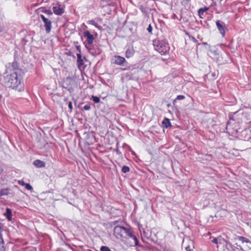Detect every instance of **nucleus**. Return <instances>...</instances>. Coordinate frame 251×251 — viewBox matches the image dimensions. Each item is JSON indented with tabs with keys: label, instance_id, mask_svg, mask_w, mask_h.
Here are the masks:
<instances>
[{
	"label": "nucleus",
	"instance_id": "obj_26",
	"mask_svg": "<svg viewBox=\"0 0 251 251\" xmlns=\"http://www.w3.org/2000/svg\"><path fill=\"white\" fill-rule=\"evenodd\" d=\"M18 183L21 186H25V185L26 183L23 181V180H19Z\"/></svg>",
	"mask_w": 251,
	"mask_h": 251
},
{
	"label": "nucleus",
	"instance_id": "obj_24",
	"mask_svg": "<svg viewBox=\"0 0 251 251\" xmlns=\"http://www.w3.org/2000/svg\"><path fill=\"white\" fill-rule=\"evenodd\" d=\"M147 30L150 34H152V27L151 24L149 25V26L147 28Z\"/></svg>",
	"mask_w": 251,
	"mask_h": 251
},
{
	"label": "nucleus",
	"instance_id": "obj_5",
	"mask_svg": "<svg viewBox=\"0 0 251 251\" xmlns=\"http://www.w3.org/2000/svg\"><path fill=\"white\" fill-rule=\"evenodd\" d=\"M111 63L121 66H125L127 63L125 58L120 55H115L111 59Z\"/></svg>",
	"mask_w": 251,
	"mask_h": 251
},
{
	"label": "nucleus",
	"instance_id": "obj_19",
	"mask_svg": "<svg viewBox=\"0 0 251 251\" xmlns=\"http://www.w3.org/2000/svg\"><path fill=\"white\" fill-rule=\"evenodd\" d=\"M129 168L126 166H124L122 169V171L124 173H127L129 171Z\"/></svg>",
	"mask_w": 251,
	"mask_h": 251
},
{
	"label": "nucleus",
	"instance_id": "obj_33",
	"mask_svg": "<svg viewBox=\"0 0 251 251\" xmlns=\"http://www.w3.org/2000/svg\"><path fill=\"white\" fill-rule=\"evenodd\" d=\"M90 53H91V54H92V55H94V54L92 52H91V51H90Z\"/></svg>",
	"mask_w": 251,
	"mask_h": 251
},
{
	"label": "nucleus",
	"instance_id": "obj_31",
	"mask_svg": "<svg viewBox=\"0 0 251 251\" xmlns=\"http://www.w3.org/2000/svg\"><path fill=\"white\" fill-rule=\"evenodd\" d=\"M3 169L1 167H0V175L3 172Z\"/></svg>",
	"mask_w": 251,
	"mask_h": 251
},
{
	"label": "nucleus",
	"instance_id": "obj_29",
	"mask_svg": "<svg viewBox=\"0 0 251 251\" xmlns=\"http://www.w3.org/2000/svg\"><path fill=\"white\" fill-rule=\"evenodd\" d=\"M212 243H213L214 244H217L218 243V239H217V238H215L213 239L212 240Z\"/></svg>",
	"mask_w": 251,
	"mask_h": 251
},
{
	"label": "nucleus",
	"instance_id": "obj_2",
	"mask_svg": "<svg viewBox=\"0 0 251 251\" xmlns=\"http://www.w3.org/2000/svg\"><path fill=\"white\" fill-rule=\"evenodd\" d=\"M3 83L6 87L14 89L21 85V79L17 72L7 75L3 78Z\"/></svg>",
	"mask_w": 251,
	"mask_h": 251
},
{
	"label": "nucleus",
	"instance_id": "obj_15",
	"mask_svg": "<svg viewBox=\"0 0 251 251\" xmlns=\"http://www.w3.org/2000/svg\"><path fill=\"white\" fill-rule=\"evenodd\" d=\"M8 221H11L12 220V212L11 209L8 208H7L6 209V212L4 214Z\"/></svg>",
	"mask_w": 251,
	"mask_h": 251
},
{
	"label": "nucleus",
	"instance_id": "obj_30",
	"mask_svg": "<svg viewBox=\"0 0 251 251\" xmlns=\"http://www.w3.org/2000/svg\"><path fill=\"white\" fill-rule=\"evenodd\" d=\"M185 249H186V251H191V249H190V248L189 246L186 247Z\"/></svg>",
	"mask_w": 251,
	"mask_h": 251
},
{
	"label": "nucleus",
	"instance_id": "obj_8",
	"mask_svg": "<svg viewBox=\"0 0 251 251\" xmlns=\"http://www.w3.org/2000/svg\"><path fill=\"white\" fill-rule=\"evenodd\" d=\"M52 10L54 14L58 15L62 14L64 12L63 7L59 4H55L53 6Z\"/></svg>",
	"mask_w": 251,
	"mask_h": 251
},
{
	"label": "nucleus",
	"instance_id": "obj_11",
	"mask_svg": "<svg viewBox=\"0 0 251 251\" xmlns=\"http://www.w3.org/2000/svg\"><path fill=\"white\" fill-rule=\"evenodd\" d=\"M77 56V63L78 68H80L84 64V61L82 58L81 55L80 53L76 54Z\"/></svg>",
	"mask_w": 251,
	"mask_h": 251
},
{
	"label": "nucleus",
	"instance_id": "obj_4",
	"mask_svg": "<svg viewBox=\"0 0 251 251\" xmlns=\"http://www.w3.org/2000/svg\"><path fill=\"white\" fill-rule=\"evenodd\" d=\"M40 17L43 22L46 32L47 33H50L52 28V21L53 19L46 18L43 14H40Z\"/></svg>",
	"mask_w": 251,
	"mask_h": 251
},
{
	"label": "nucleus",
	"instance_id": "obj_32",
	"mask_svg": "<svg viewBox=\"0 0 251 251\" xmlns=\"http://www.w3.org/2000/svg\"><path fill=\"white\" fill-rule=\"evenodd\" d=\"M77 50L79 51V52H80V49L79 47L77 46Z\"/></svg>",
	"mask_w": 251,
	"mask_h": 251
},
{
	"label": "nucleus",
	"instance_id": "obj_13",
	"mask_svg": "<svg viewBox=\"0 0 251 251\" xmlns=\"http://www.w3.org/2000/svg\"><path fill=\"white\" fill-rule=\"evenodd\" d=\"M235 240H238L242 242V243H249L251 245V242L247 238L243 236H237L235 238Z\"/></svg>",
	"mask_w": 251,
	"mask_h": 251
},
{
	"label": "nucleus",
	"instance_id": "obj_28",
	"mask_svg": "<svg viewBox=\"0 0 251 251\" xmlns=\"http://www.w3.org/2000/svg\"><path fill=\"white\" fill-rule=\"evenodd\" d=\"M140 9L142 12L145 13L146 12L145 8L143 5L140 6Z\"/></svg>",
	"mask_w": 251,
	"mask_h": 251
},
{
	"label": "nucleus",
	"instance_id": "obj_9",
	"mask_svg": "<svg viewBox=\"0 0 251 251\" xmlns=\"http://www.w3.org/2000/svg\"><path fill=\"white\" fill-rule=\"evenodd\" d=\"M41 12L45 14L44 15L45 17H46V18L52 19L53 14L50 10L42 8L41 9Z\"/></svg>",
	"mask_w": 251,
	"mask_h": 251
},
{
	"label": "nucleus",
	"instance_id": "obj_16",
	"mask_svg": "<svg viewBox=\"0 0 251 251\" xmlns=\"http://www.w3.org/2000/svg\"><path fill=\"white\" fill-rule=\"evenodd\" d=\"M87 24L93 25L99 29H100L101 28V27L100 25H99L97 23H96L95 21L93 20L88 21L87 22Z\"/></svg>",
	"mask_w": 251,
	"mask_h": 251
},
{
	"label": "nucleus",
	"instance_id": "obj_1",
	"mask_svg": "<svg viewBox=\"0 0 251 251\" xmlns=\"http://www.w3.org/2000/svg\"><path fill=\"white\" fill-rule=\"evenodd\" d=\"M113 235L117 239L121 240L128 237L133 238L136 241L137 240L131 229L122 226H117L114 228Z\"/></svg>",
	"mask_w": 251,
	"mask_h": 251
},
{
	"label": "nucleus",
	"instance_id": "obj_21",
	"mask_svg": "<svg viewBox=\"0 0 251 251\" xmlns=\"http://www.w3.org/2000/svg\"><path fill=\"white\" fill-rule=\"evenodd\" d=\"M101 251H111L110 248L107 246H102L100 248Z\"/></svg>",
	"mask_w": 251,
	"mask_h": 251
},
{
	"label": "nucleus",
	"instance_id": "obj_6",
	"mask_svg": "<svg viewBox=\"0 0 251 251\" xmlns=\"http://www.w3.org/2000/svg\"><path fill=\"white\" fill-rule=\"evenodd\" d=\"M216 25L217 26V28L220 31V33L222 34V36L224 37L225 35V28H226V25L225 24L221 21H217L216 22Z\"/></svg>",
	"mask_w": 251,
	"mask_h": 251
},
{
	"label": "nucleus",
	"instance_id": "obj_10",
	"mask_svg": "<svg viewBox=\"0 0 251 251\" xmlns=\"http://www.w3.org/2000/svg\"><path fill=\"white\" fill-rule=\"evenodd\" d=\"M134 54V50L133 47H128L126 51V58L132 57Z\"/></svg>",
	"mask_w": 251,
	"mask_h": 251
},
{
	"label": "nucleus",
	"instance_id": "obj_25",
	"mask_svg": "<svg viewBox=\"0 0 251 251\" xmlns=\"http://www.w3.org/2000/svg\"><path fill=\"white\" fill-rule=\"evenodd\" d=\"M90 109L91 107L90 105L88 104L85 105L83 108V109L85 110H89Z\"/></svg>",
	"mask_w": 251,
	"mask_h": 251
},
{
	"label": "nucleus",
	"instance_id": "obj_34",
	"mask_svg": "<svg viewBox=\"0 0 251 251\" xmlns=\"http://www.w3.org/2000/svg\"><path fill=\"white\" fill-rule=\"evenodd\" d=\"M240 250H243L242 247L240 248Z\"/></svg>",
	"mask_w": 251,
	"mask_h": 251
},
{
	"label": "nucleus",
	"instance_id": "obj_20",
	"mask_svg": "<svg viewBox=\"0 0 251 251\" xmlns=\"http://www.w3.org/2000/svg\"><path fill=\"white\" fill-rule=\"evenodd\" d=\"M92 100L95 103H99L100 101V99L97 96H92Z\"/></svg>",
	"mask_w": 251,
	"mask_h": 251
},
{
	"label": "nucleus",
	"instance_id": "obj_18",
	"mask_svg": "<svg viewBox=\"0 0 251 251\" xmlns=\"http://www.w3.org/2000/svg\"><path fill=\"white\" fill-rule=\"evenodd\" d=\"M0 196L7 195L8 194V190L6 189H3L1 190L0 191Z\"/></svg>",
	"mask_w": 251,
	"mask_h": 251
},
{
	"label": "nucleus",
	"instance_id": "obj_22",
	"mask_svg": "<svg viewBox=\"0 0 251 251\" xmlns=\"http://www.w3.org/2000/svg\"><path fill=\"white\" fill-rule=\"evenodd\" d=\"M185 99V96L183 95H178L176 99H175V101H176L177 100H182Z\"/></svg>",
	"mask_w": 251,
	"mask_h": 251
},
{
	"label": "nucleus",
	"instance_id": "obj_27",
	"mask_svg": "<svg viewBox=\"0 0 251 251\" xmlns=\"http://www.w3.org/2000/svg\"><path fill=\"white\" fill-rule=\"evenodd\" d=\"M68 107L69 109L71 110V111L73 109V105L72 102L70 101L68 103Z\"/></svg>",
	"mask_w": 251,
	"mask_h": 251
},
{
	"label": "nucleus",
	"instance_id": "obj_23",
	"mask_svg": "<svg viewBox=\"0 0 251 251\" xmlns=\"http://www.w3.org/2000/svg\"><path fill=\"white\" fill-rule=\"evenodd\" d=\"M25 188L28 190H31L33 189L31 185L29 183H26L25 185Z\"/></svg>",
	"mask_w": 251,
	"mask_h": 251
},
{
	"label": "nucleus",
	"instance_id": "obj_3",
	"mask_svg": "<svg viewBox=\"0 0 251 251\" xmlns=\"http://www.w3.org/2000/svg\"><path fill=\"white\" fill-rule=\"evenodd\" d=\"M153 45L155 49L162 55L169 52L170 47L166 40H155L153 41Z\"/></svg>",
	"mask_w": 251,
	"mask_h": 251
},
{
	"label": "nucleus",
	"instance_id": "obj_17",
	"mask_svg": "<svg viewBox=\"0 0 251 251\" xmlns=\"http://www.w3.org/2000/svg\"><path fill=\"white\" fill-rule=\"evenodd\" d=\"M208 10V8L205 7L204 8H200L198 10V14L200 18H202V15H203L204 12Z\"/></svg>",
	"mask_w": 251,
	"mask_h": 251
},
{
	"label": "nucleus",
	"instance_id": "obj_12",
	"mask_svg": "<svg viewBox=\"0 0 251 251\" xmlns=\"http://www.w3.org/2000/svg\"><path fill=\"white\" fill-rule=\"evenodd\" d=\"M33 165L38 168H43L45 167V163L40 160H36L33 162Z\"/></svg>",
	"mask_w": 251,
	"mask_h": 251
},
{
	"label": "nucleus",
	"instance_id": "obj_14",
	"mask_svg": "<svg viewBox=\"0 0 251 251\" xmlns=\"http://www.w3.org/2000/svg\"><path fill=\"white\" fill-rule=\"evenodd\" d=\"M162 125L164 127L168 128L171 126V124L170 121V120L168 118H164L162 122Z\"/></svg>",
	"mask_w": 251,
	"mask_h": 251
},
{
	"label": "nucleus",
	"instance_id": "obj_7",
	"mask_svg": "<svg viewBox=\"0 0 251 251\" xmlns=\"http://www.w3.org/2000/svg\"><path fill=\"white\" fill-rule=\"evenodd\" d=\"M83 34V36L86 39V42H87V44L92 45L94 40V36L88 30L84 31Z\"/></svg>",
	"mask_w": 251,
	"mask_h": 251
}]
</instances>
